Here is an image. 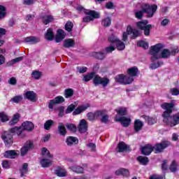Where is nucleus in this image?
Returning <instances> with one entry per match:
<instances>
[{
	"mask_svg": "<svg viewBox=\"0 0 179 179\" xmlns=\"http://www.w3.org/2000/svg\"><path fill=\"white\" fill-rule=\"evenodd\" d=\"M31 76H32V78H34V79L38 80V79L40 78H41V72H40L38 71H34L32 72Z\"/></svg>",
	"mask_w": 179,
	"mask_h": 179,
	"instance_id": "6e6d98bb",
	"label": "nucleus"
},
{
	"mask_svg": "<svg viewBox=\"0 0 179 179\" xmlns=\"http://www.w3.org/2000/svg\"><path fill=\"white\" fill-rule=\"evenodd\" d=\"M85 15H87L88 16L84 17L83 18V22L84 23H87L94 20V19L100 18V13H99L97 11L92 10H87V12H85Z\"/></svg>",
	"mask_w": 179,
	"mask_h": 179,
	"instance_id": "1a4fd4ad",
	"label": "nucleus"
},
{
	"mask_svg": "<svg viewBox=\"0 0 179 179\" xmlns=\"http://www.w3.org/2000/svg\"><path fill=\"white\" fill-rule=\"evenodd\" d=\"M72 96H73V90L66 89L64 90V97H66V99H69V97H72Z\"/></svg>",
	"mask_w": 179,
	"mask_h": 179,
	"instance_id": "c03bdc74",
	"label": "nucleus"
},
{
	"mask_svg": "<svg viewBox=\"0 0 179 179\" xmlns=\"http://www.w3.org/2000/svg\"><path fill=\"white\" fill-rule=\"evenodd\" d=\"M41 19L43 24L45 25L51 23V22H54V16L51 15H44L41 17Z\"/></svg>",
	"mask_w": 179,
	"mask_h": 179,
	"instance_id": "4be33fe9",
	"label": "nucleus"
},
{
	"mask_svg": "<svg viewBox=\"0 0 179 179\" xmlns=\"http://www.w3.org/2000/svg\"><path fill=\"white\" fill-rule=\"evenodd\" d=\"M107 55H106V52H92V57L94 58H96V59H104Z\"/></svg>",
	"mask_w": 179,
	"mask_h": 179,
	"instance_id": "bb28decb",
	"label": "nucleus"
},
{
	"mask_svg": "<svg viewBox=\"0 0 179 179\" xmlns=\"http://www.w3.org/2000/svg\"><path fill=\"white\" fill-rule=\"evenodd\" d=\"M101 24L104 27H110L111 24V18H110V17H107L106 18L102 20Z\"/></svg>",
	"mask_w": 179,
	"mask_h": 179,
	"instance_id": "58836bf2",
	"label": "nucleus"
},
{
	"mask_svg": "<svg viewBox=\"0 0 179 179\" xmlns=\"http://www.w3.org/2000/svg\"><path fill=\"white\" fill-rule=\"evenodd\" d=\"M72 29H73V23L70 21L67 22L65 24V30L69 33H71V31H72Z\"/></svg>",
	"mask_w": 179,
	"mask_h": 179,
	"instance_id": "de8ad7c7",
	"label": "nucleus"
},
{
	"mask_svg": "<svg viewBox=\"0 0 179 179\" xmlns=\"http://www.w3.org/2000/svg\"><path fill=\"white\" fill-rule=\"evenodd\" d=\"M65 36H66V34H65V31H64L63 29H58L55 36V42L61 43V41H62V40L65 38Z\"/></svg>",
	"mask_w": 179,
	"mask_h": 179,
	"instance_id": "f3484780",
	"label": "nucleus"
},
{
	"mask_svg": "<svg viewBox=\"0 0 179 179\" xmlns=\"http://www.w3.org/2000/svg\"><path fill=\"white\" fill-rule=\"evenodd\" d=\"M115 44L116 48L118 51H123V50H125V43H124L121 40L119 39Z\"/></svg>",
	"mask_w": 179,
	"mask_h": 179,
	"instance_id": "c9c22d12",
	"label": "nucleus"
},
{
	"mask_svg": "<svg viewBox=\"0 0 179 179\" xmlns=\"http://www.w3.org/2000/svg\"><path fill=\"white\" fill-rule=\"evenodd\" d=\"M108 115H105L102 116L101 118V122H103V124H108Z\"/></svg>",
	"mask_w": 179,
	"mask_h": 179,
	"instance_id": "338daca9",
	"label": "nucleus"
},
{
	"mask_svg": "<svg viewBox=\"0 0 179 179\" xmlns=\"http://www.w3.org/2000/svg\"><path fill=\"white\" fill-rule=\"evenodd\" d=\"M55 173L56 174V176H57L58 177H65L66 176V171H63L61 169H57L55 171Z\"/></svg>",
	"mask_w": 179,
	"mask_h": 179,
	"instance_id": "49530a36",
	"label": "nucleus"
},
{
	"mask_svg": "<svg viewBox=\"0 0 179 179\" xmlns=\"http://www.w3.org/2000/svg\"><path fill=\"white\" fill-rule=\"evenodd\" d=\"M130 34H132V28L128 26L127 31L122 34V41H128V36Z\"/></svg>",
	"mask_w": 179,
	"mask_h": 179,
	"instance_id": "cd10ccee",
	"label": "nucleus"
},
{
	"mask_svg": "<svg viewBox=\"0 0 179 179\" xmlns=\"http://www.w3.org/2000/svg\"><path fill=\"white\" fill-rule=\"evenodd\" d=\"M0 119L1 122H6V121H9L8 115H6L4 112L0 113Z\"/></svg>",
	"mask_w": 179,
	"mask_h": 179,
	"instance_id": "bf43d9fd",
	"label": "nucleus"
},
{
	"mask_svg": "<svg viewBox=\"0 0 179 179\" xmlns=\"http://www.w3.org/2000/svg\"><path fill=\"white\" fill-rule=\"evenodd\" d=\"M6 17V8L0 5V20Z\"/></svg>",
	"mask_w": 179,
	"mask_h": 179,
	"instance_id": "4c0bfd02",
	"label": "nucleus"
},
{
	"mask_svg": "<svg viewBox=\"0 0 179 179\" xmlns=\"http://www.w3.org/2000/svg\"><path fill=\"white\" fill-rule=\"evenodd\" d=\"M117 150L119 153L122 152H131V148H129V145L122 141L118 143Z\"/></svg>",
	"mask_w": 179,
	"mask_h": 179,
	"instance_id": "dca6fc26",
	"label": "nucleus"
},
{
	"mask_svg": "<svg viewBox=\"0 0 179 179\" xmlns=\"http://www.w3.org/2000/svg\"><path fill=\"white\" fill-rule=\"evenodd\" d=\"M42 156H45V157H49L52 159V155L50 153V151L47 150L45 148H42Z\"/></svg>",
	"mask_w": 179,
	"mask_h": 179,
	"instance_id": "603ef678",
	"label": "nucleus"
},
{
	"mask_svg": "<svg viewBox=\"0 0 179 179\" xmlns=\"http://www.w3.org/2000/svg\"><path fill=\"white\" fill-rule=\"evenodd\" d=\"M149 179H163V176L157 175V174H153L151 176H150Z\"/></svg>",
	"mask_w": 179,
	"mask_h": 179,
	"instance_id": "774afa93",
	"label": "nucleus"
},
{
	"mask_svg": "<svg viewBox=\"0 0 179 179\" xmlns=\"http://www.w3.org/2000/svg\"><path fill=\"white\" fill-rule=\"evenodd\" d=\"M94 75H96V73L92 72L89 73L87 75L84 76L83 78V82H89L90 80H92V79L94 78Z\"/></svg>",
	"mask_w": 179,
	"mask_h": 179,
	"instance_id": "f704fd0d",
	"label": "nucleus"
},
{
	"mask_svg": "<svg viewBox=\"0 0 179 179\" xmlns=\"http://www.w3.org/2000/svg\"><path fill=\"white\" fill-rule=\"evenodd\" d=\"M148 20L139 21L136 22L137 29L143 30L144 36L149 37L150 36V30H152V24H148Z\"/></svg>",
	"mask_w": 179,
	"mask_h": 179,
	"instance_id": "20e7f679",
	"label": "nucleus"
},
{
	"mask_svg": "<svg viewBox=\"0 0 179 179\" xmlns=\"http://www.w3.org/2000/svg\"><path fill=\"white\" fill-rule=\"evenodd\" d=\"M119 40L120 39L114 34L110 35L108 38V41H109V43H112V44H116Z\"/></svg>",
	"mask_w": 179,
	"mask_h": 179,
	"instance_id": "09e8293b",
	"label": "nucleus"
},
{
	"mask_svg": "<svg viewBox=\"0 0 179 179\" xmlns=\"http://www.w3.org/2000/svg\"><path fill=\"white\" fill-rule=\"evenodd\" d=\"M138 72H139V70L136 66L131 67L127 70L128 75H129V76L133 78L135 76H138Z\"/></svg>",
	"mask_w": 179,
	"mask_h": 179,
	"instance_id": "b1692460",
	"label": "nucleus"
},
{
	"mask_svg": "<svg viewBox=\"0 0 179 179\" xmlns=\"http://www.w3.org/2000/svg\"><path fill=\"white\" fill-rule=\"evenodd\" d=\"M171 55V52H170V50L169 49H164L161 52L160 58H169V57H170Z\"/></svg>",
	"mask_w": 179,
	"mask_h": 179,
	"instance_id": "ea45409f",
	"label": "nucleus"
},
{
	"mask_svg": "<svg viewBox=\"0 0 179 179\" xmlns=\"http://www.w3.org/2000/svg\"><path fill=\"white\" fill-rule=\"evenodd\" d=\"M22 127L23 129H22ZM33 129H34V124L31 122L26 121L22 123V127H15L10 129L9 131H5L2 134L1 138L6 146L9 148V146H11L12 143H13V135L17 134V136H20V138H25L26 134H24V131L31 132Z\"/></svg>",
	"mask_w": 179,
	"mask_h": 179,
	"instance_id": "f257e3e1",
	"label": "nucleus"
},
{
	"mask_svg": "<svg viewBox=\"0 0 179 179\" xmlns=\"http://www.w3.org/2000/svg\"><path fill=\"white\" fill-rule=\"evenodd\" d=\"M115 176H122L123 177H129V171L124 168H121L115 171Z\"/></svg>",
	"mask_w": 179,
	"mask_h": 179,
	"instance_id": "aec40b11",
	"label": "nucleus"
},
{
	"mask_svg": "<svg viewBox=\"0 0 179 179\" xmlns=\"http://www.w3.org/2000/svg\"><path fill=\"white\" fill-rule=\"evenodd\" d=\"M19 118H20V115L17 113L13 115V119L9 122L10 125H16L19 122Z\"/></svg>",
	"mask_w": 179,
	"mask_h": 179,
	"instance_id": "72a5a7b5",
	"label": "nucleus"
},
{
	"mask_svg": "<svg viewBox=\"0 0 179 179\" xmlns=\"http://www.w3.org/2000/svg\"><path fill=\"white\" fill-rule=\"evenodd\" d=\"M66 143L68 146H73V145H78L79 143V139L76 137L69 136L66 140Z\"/></svg>",
	"mask_w": 179,
	"mask_h": 179,
	"instance_id": "a211bd4d",
	"label": "nucleus"
},
{
	"mask_svg": "<svg viewBox=\"0 0 179 179\" xmlns=\"http://www.w3.org/2000/svg\"><path fill=\"white\" fill-rule=\"evenodd\" d=\"M33 148H34L33 141H27L24 146L20 149L21 156H26V155H27V152L32 150Z\"/></svg>",
	"mask_w": 179,
	"mask_h": 179,
	"instance_id": "9b49d317",
	"label": "nucleus"
},
{
	"mask_svg": "<svg viewBox=\"0 0 179 179\" xmlns=\"http://www.w3.org/2000/svg\"><path fill=\"white\" fill-rule=\"evenodd\" d=\"M168 163H169V161H167L166 159H164V161H162V163L161 164V169L162 171H167V170L169 169Z\"/></svg>",
	"mask_w": 179,
	"mask_h": 179,
	"instance_id": "3c124183",
	"label": "nucleus"
},
{
	"mask_svg": "<svg viewBox=\"0 0 179 179\" xmlns=\"http://www.w3.org/2000/svg\"><path fill=\"white\" fill-rule=\"evenodd\" d=\"M45 38L48 41H52L54 40V32L51 28H49L45 34Z\"/></svg>",
	"mask_w": 179,
	"mask_h": 179,
	"instance_id": "393cba45",
	"label": "nucleus"
},
{
	"mask_svg": "<svg viewBox=\"0 0 179 179\" xmlns=\"http://www.w3.org/2000/svg\"><path fill=\"white\" fill-rule=\"evenodd\" d=\"M143 127V122L141 120H136L134 122V131L136 132H139L141 129Z\"/></svg>",
	"mask_w": 179,
	"mask_h": 179,
	"instance_id": "a878e982",
	"label": "nucleus"
},
{
	"mask_svg": "<svg viewBox=\"0 0 179 179\" xmlns=\"http://www.w3.org/2000/svg\"><path fill=\"white\" fill-rule=\"evenodd\" d=\"M90 107V103H86L85 105L79 106L76 108V106L73 104H71L67 107V109L65 111L66 114H70V113L73 112V115H79V114H82V113L86 111L87 108Z\"/></svg>",
	"mask_w": 179,
	"mask_h": 179,
	"instance_id": "7ed1b4c3",
	"label": "nucleus"
},
{
	"mask_svg": "<svg viewBox=\"0 0 179 179\" xmlns=\"http://www.w3.org/2000/svg\"><path fill=\"white\" fill-rule=\"evenodd\" d=\"M57 129L59 131V134L62 136H65V135H66V128H65V125L63 123H59Z\"/></svg>",
	"mask_w": 179,
	"mask_h": 179,
	"instance_id": "c756f323",
	"label": "nucleus"
},
{
	"mask_svg": "<svg viewBox=\"0 0 179 179\" xmlns=\"http://www.w3.org/2000/svg\"><path fill=\"white\" fill-rule=\"evenodd\" d=\"M162 50H163V45L162 43H158L154 46H151L150 54L152 55V62H154V61L160 58L159 52H160Z\"/></svg>",
	"mask_w": 179,
	"mask_h": 179,
	"instance_id": "39448f33",
	"label": "nucleus"
},
{
	"mask_svg": "<svg viewBox=\"0 0 179 179\" xmlns=\"http://www.w3.org/2000/svg\"><path fill=\"white\" fill-rule=\"evenodd\" d=\"M145 14V11H143V9L141 10H138L135 13V16L136 19H139L140 20L143 19V15Z\"/></svg>",
	"mask_w": 179,
	"mask_h": 179,
	"instance_id": "13d9d810",
	"label": "nucleus"
},
{
	"mask_svg": "<svg viewBox=\"0 0 179 179\" xmlns=\"http://www.w3.org/2000/svg\"><path fill=\"white\" fill-rule=\"evenodd\" d=\"M116 113L119 115H127V108H118L117 109H115Z\"/></svg>",
	"mask_w": 179,
	"mask_h": 179,
	"instance_id": "79ce46f5",
	"label": "nucleus"
},
{
	"mask_svg": "<svg viewBox=\"0 0 179 179\" xmlns=\"http://www.w3.org/2000/svg\"><path fill=\"white\" fill-rule=\"evenodd\" d=\"M11 100L12 101H13V103H15L16 104H17L18 103H20L22 100H23V96H22V95H17L12 98Z\"/></svg>",
	"mask_w": 179,
	"mask_h": 179,
	"instance_id": "052dcab7",
	"label": "nucleus"
},
{
	"mask_svg": "<svg viewBox=\"0 0 179 179\" xmlns=\"http://www.w3.org/2000/svg\"><path fill=\"white\" fill-rule=\"evenodd\" d=\"M66 127L71 132H76V131H78V128L73 124H68L66 125Z\"/></svg>",
	"mask_w": 179,
	"mask_h": 179,
	"instance_id": "5fc2aeb1",
	"label": "nucleus"
},
{
	"mask_svg": "<svg viewBox=\"0 0 179 179\" xmlns=\"http://www.w3.org/2000/svg\"><path fill=\"white\" fill-rule=\"evenodd\" d=\"M24 43H31V44H37L40 43V38L36 36H28L24 39Z\"/></svg>",
	"mask_w": 179,
	"mask_h": 179,
	"instance_id": "412c9836",
	"label": "nucleus"
},
{
	"mask_svg": "<svg viewBox=\"0 0 179 179\" xmlns=\"http://www.w3.org/2000/svg\"><path fill=\"white\" fill-rule=\"evenodd\" d=\"M6 34V29L3 28H0V47L5 43L3 40H1L3 36Z\"/></svg>",
	"mask_w": 179,
	"mask_h": 179,
	"instance_id": "8fccbe9b",
	"label": "nucleus"
},
{
	"mask_svg": "<svg viewBox=\"0 0 179 179\" xmlns=\"http://www.w3.org/2000/svg\"><path fill=\"white\" fill-rule=\"evenodd\" d=\"M115 121H116V122H121L122 127H124L125 128L129 127V124H131V118H127L125 116L120 117H118V115H115Z\"/></svg>",
	"mask_w": 179,
	"mask_h": 179,
	"instance_id": "f8f14e48",
	"label": "nucleus"
},
{
	"mask_svg": "<svg viewBox=\"0 0 179 179\" xmlns=\"http://www.w3.org/2000/svg\"><path fill=\"white\" fill-rule=\"evenodd\" d=\"M131 38L133 40H135V38H138V37H141V36H142V33H141V31H138L137 29H131Z\"/></svg>",
	"mask_w": 179,
	"mask_h": 179,
	"instance_id": "a19ab883",
	"label": "nucleus"
},
{
	"mask_svg": "<svg viewBox=\"0 0 179 179\" xmlns=\"http://www.w3.org/2000/svg\"><path fill=\"white\" fill-rule=\"evenodd\" d=\"M29 167V164L27 163H25L22 165V169H21V177H23L24 174L27 173V169Z\"/></svg>",
	"mask_w": 179,
	"mask_h": 179,
	"instance_id": "680f3d73",
	"label": "nucleus"
},
{
	"mask_svg": "<svg viewBox=\"0 0 179 179\" xmlns=\"http://www.w3.org/2000/svg\"><path fill=\"white\" fill-rule=\"evenodd\" d=\"M95 113V117L97 120L99 117H103V116L106 114V111L104 110H96Z\"/></svg>",
	"mask_w": 179,
	"mask_h": 179,
	"instance_id": "69168bd1",
	"label": "nucleus"
},
{
	"mask_svg": "<svg viewBox=\"0 0 179 179\" xmlns=\"http://www.w3.org/2000/svg\"><path fill=\"white\" fill-rule=\"evenodd\" d=\"M137 160L139 162L140 164H143V166H146V164L149 163V158H148V157L139 156Z\"/></svg>",
	"mask_w": 179,
	"mask_h": 179,
	"instance_id": "473e14b6",
	"label": "nucleus"
},
{
	"mask_svg": "<svg viewBox=\"0 0 179 179\" xmlns=\"http://www.w3.org/2000/svg\"><path fill=\"white\" fill-rule=\"evenodd\" d=\"M153 150H155V148L151 144H146L141 148V153L144 156H149Z\"/></svg>",
	"mask_w": 179,
	"mask_h": 179,
	"instance_id": "4468645a",
	"label": "nucleus"
},
{
	"mask_svg": "<svg viewBox=\"0 0 179 179\" xmlns=\"http://www.w3.org/2000/svg\"><path fill=\"white\" fill-rule=\"evenodd\" d=\"M115 80L120 85H131L134 81V78L124 74H119L115 77Z\"/></svg>",
	"mask_w": 179,
	"mask_h": 179,
	"instance_id": "6e6552de",
	"label": "nucleus"
},
{
	"mask_svg": "<svg viewBox=\"0 0 179 179\" xmlns=\"http://www.w3.org/2000/svg\"><path fill=\"white\" fill-rule=\"evenodd\" d=\"M143 118L145 120L148 125H153L154 124H156V122H157V119L156 117H150L147 115H143Z\"/></svg>",
	"mask_w": 179,
	"mask_h": 179,
	"instance_id": "7c9ffc66",
	"label": "nucleus"
},
{
	"mask_svg": "<svg viewBox=\"0 0 179 179\" xmlns=\"http://www.w3.org/2000/svg\"><path fill=\"white\" fill-rule=\"evenodd\" d=\"M141 9H143L144 13H147V17H153V15L157 10V5H149L148 3H145L141 6Z\"/></svg>",
	"mask_w": 179,
	"mask_h": 179,
	"instance_id": "423d86ee",
	"label": "nucleus"
},
{
	"mask_svg": "<svg viewBox=\"0 0 179 179\" xmlns=\"http://www.w3.org/2000/svg\"><path fill=\"white\" fill-rule=\"evenodd\" d=\"M78 128L80 134H86L87 132V122H86V120H81Z\"/></svg>",
	"mask_w": 179,
	"mask_h": 179,
	"instance_id": "2eb2a0df",
	"label": "nucleus"
},
{
	"mask_svg": "<svg viewBox=\"0 0 179 179\" xmlns=\"http://www.w3.org/2000/svg\"><path fill=\"white\" fill-rule=\"evenodd\" d=\"M113 51H115V46L114 45H110L106 48H105V54L107 55V54H110L113 52Z\"/></svg>",
	"mask_w": 179,
	"mask_h": 179,
	"instance_id": "4d7b16f0",
	"label": "nucleus"
},
{
	"mask_svg": "<svg viewBox=\"0 0 179 179\" xmlns=\"http://www.w3.org/2000/svg\"><path fill=\"white\" fill-rule=\"evenodd\" d=\"M169 146H170V142L164 141L161 143H156L153 148L155 153H163L164 149H166Z\"/></svg>",
	"mask_w": 179,
	"mask_h": 179,
	"instance_id": "9d476101",
	"label": "nucleus"
},
{
	"mask_svg": "<svg viewBox=\"0 0 179 179\" xmlns=\"http://www.w3.org/2000/svg\"><path fill=\"white\" fill-rule=\"evenodd\" d=\"M138 47H142L144 50H148L149 48V43L145 41H140L137 43Z\"/></svg>",
	"mask_w": 179,
	"mask_h": 179,
	"instance_id": "37998d69",
	"label": "nucleus"
},
{
	"mask_svg": "<svg viewBox=\"0 0 179 179\" xmlns=\"http://www.w3.org/2000/svg\"><path fill=\"white\" fill-rule=\"evenodd\" d=\"M75 45V41L71 38H68L64 40V47L65 48H71V47H73Z\"/></svg>",
	"mask_w": 179,
	"mask_h": 179,
	"instance_id": "c85d7f7f",
	"label": "nucleus"
},
{
	"mask_svg": "<svg viewBox=\"0 0 179 179\" xmlns=\"http://www.w3.org/2000/svg\"><path fill=\"white\" fill-rule=\"evenodd\" d=\"M92 82L94 86H100V85H101L103 87H107L110 83V79L106 77H100L99 75H95L94 76Z\"/></svg>",
	"mask_w": 179,
	"mask_h": 179,
	"instance_id": "0eeeda50",
	"label": "nucleus"
},
{
	"mask_svg": "<svg viewBox=\"0 0 179 179\" xmlns=\"http://www.w3.org/2000/svg\"><path fill=\"white\" fill-rule=\"evenodd\" d=\"M87 120H89V121H94V120H96L95 113H94L92 112L88 113L87 114Z\"/></svg>",
	"mask_w": 179,
	"mask_h": 179,
	"instance_id": "0e129e2a",
	"label": "nucleus"
},
{
	"mask_svg": "<svg viewBox=\"0 0 179 179\" xmlns=\"http://www.w3.org/2000/svg\"><path fill=\"white\" fill-rule=\"evenodd\" d=\"M52 124H54V121L51 120H47L44 124V128L46 131H50L51 127H52Z\"/></svg>",
	"mask_w": 179,
	"mask_h": 179,
	"instance_id": "a18cd8bd",
	"label": "nucleus"
},
{
	"mask_svg": "<svg viewBox=\"0 0 179 179\" xmlns=\"http://www.w3.org/2000/svg\"><path fill=\"white\" fill-rule=\"evenodd\" d=\"M41 164L43 168L50 167V166H52V162H51V161H50L49 159H43L41 160Z\"/></svg>",
	"mask_w": 179,
	"mask_h": 179,
	"instance_id": "e433bc0d",
	"label": "nucleus"
},
{
	"mask_svg": "<svg viewBox=\"0 0 179 179\" xmlns=\"http://www.w3.org/2000/svg\"><path fill=\"white\" fill-rule=\"evenodd\" d=\"M162 108L165 110L162 114L164 122L169 125V127H176L179 124V112L173 116V109L174 108V103H164L161 105Z\"/></svg>",
	"mask_w": 179,
	"mask_h": 179,
	"instance_id": "f03ea898",
	"label": "nucleus"
},
{
	"mask_svg": "<svg viewBox=\"0 0 179 179\" xmlns=\"http://www.w3.org/2000/svg\"><path fill=\"white\" fill-rule=\"evenodd\" d=\"M24 99L29 100L30 101H36V94L33 91H27L24 94Z\"/></svg>",
	"mask_w": 179,
	"mask_h": 179,
	"instance_id": "6ab92c4d",
	"label": "nucleus"
},
{
	"mask_svg": "<svg viewBox=\"0 0 179 179\" xmlns=\"http://www.w3.org/2000/svg\"><path fill=\"white\" fill-rule=\"evenodd\" d=\"M169 170L171 173H176L177 171V162L173 161L169 166Z\"/></svg>",
	"mask_w": 179,
	"mask_h": 179,
	"instance_id": "864d4df0",
	"label": "nucleus"
},
{
	"mask_svg": "<svg viewBox=\"0 0 179 179\" xmlns=\"http://www.w3.org/2000/svg\"><path fill=\"white\" fill-rule=\"evenodd\" d=\"M64 101H65V99H64L62 96H56L54 99L50 101L48 107L50 110H52V108H54V106L56 104H62Z\"/></svg>",
	"mask_w": 179,
	"mask_h": 179,
	"instance_id": "ddd939ff",
	"label": "nucleus"
},
{
	"mask_svg": "<svg viewBox=\"0 0 179 179\" xmlns=\"http://www.w3.org/2000/svg\"><path fill=\"white\" fill-rule=\"evenodd\" d=\"M17 156V153L15 150H8L4 152V157L6 159H15Z\"/></svg>",
	"mask_w": 179,
	"mask_h": 179,
	"instance_id": "5701e85b",
	"label": "nucleus"
},
{
	"mask_svg": "<svg viewBox=\"0 0 179 179\" xmlns=\"http://www.w3.org/2000/svg\"><path fill=\"white\" fill-rule=\"evenodd\" d=\"M162 65H163V62H157V63H152L150 64V69H157V68H159V66H162Z\"/></svg>",
	"mask_w": 179,
	"mask_h": 179,
	"instance_id": "e2e57ef3",
	"label": "nucleus"
},
{
	"mask_svg": "<svg viewBox=\"0 0 179 179\" xmlns=\"http://www.w3.org/2000/svg\"><path fill=\"white\" fill-rule=\"evenodd\" d=\"M71 170L77 174H83V167L80 166H73L70 167Z\"/></svg>",
	"mask_w": 179,
	"mask_h": 179,
	"instance_id": "2f4dec72",
	"label": "nucleus"
}]
</instances>
